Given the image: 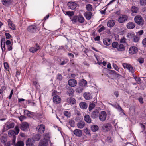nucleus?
Wrapping results in <instances>:
<instances>
[{
	"mask_svg": "<svg viewBox=\"0 0 146 146\" xmlns=\"http://www.w3.org/2000/svg\"><path fill=\"white\" fill-rule=\"evenodd\" d=\"M84 96L85 99L88 100H89L92 98L91 94L89 93H85L84 94Z\"/></svg>",
	"mask_w": 146,
	"mask_h": 146,
	"instance_id": "25",
	"label": "nucleus"
},
{
	"mask_svg": "<svg viewBox=\"0 0 146 146\" xmlns=\"http://www.w3.org/2000/svg\"><path fill=\"white\" fill-rule=\"evenodd\" d=\"M24 143L22 141H18L17 143L15 145V146H24Z\"/></svg>",
	"mask_w": 146,
	"mask_h": 146,
	"instance_id": "39",
	"label": "nucleus"
},
{
	"mask_svg": "<svg viewBox=\"0 0 146 146\" xmlns=\"http://www.w3.org/2000/svg\"><path fill=\"white\" fill-rule=\"evenodd\" d=\"M84 132L86 134L88 135V136H90L91 135L90 133V130L87 128H86L84 130Z\"/></svg>",
	"mask_w": 146,
	"mask_h": 146,
	"instance_id": "41",
	"label": "nucleus"
},
{
	"mask_svg": "<svg viewBox=\"0 0 146 146\" xmlns=\"http://www.w3.org/2000/svg\"><path fill=\"white\" fill-rule=\"evenodd\" d=\"M138 62L141 64H142L144 62V60L143 58H139L138 59Z\"/></svg>",
	"mask_w": 146,
	"mask_h": 146,
	"instance_id": "60",
	"label": "nucleus"
},
{
	"mask_svg": "<svg viewBox=\"0 0 146 146\" xmlns=\"http://www.w3.org/2000/svg\"><path fill=\"white\" fill-rule=\"evenodd\" d=\"M135 26V25L134 23L129 22L127 24V27L128 29H133Z\"/></svg>",
	"mask_w": 146,
	"mask_h": 146,
	"instance_id": "20",
	"label": "nucleus"
},
{
	"mask_svg": "<svg viewBox=\"0 0 146 146\" xmlns=\"http://www.w3.org/2000/svg\"><path fill=\"white\" fill-rule=\"evenodd\" d=\"M128 69L129 70V71L131 73H133L134 72L133 67L131 65H130L129 66Z\"/></svg>",
	"mask_w": 146,
	"mask_h": 146,
	"instance_id": "51",
	"label": "nucleus"
},
{
	"mask_svg": "<svg viewBox=\"0 0 146 146\" xmlns=\"http://www.w3.org/2000/svg\"><path fill=\"white\" fill-rule=\"evenodd\" d=\"M83 90V88L82 87H79L76 90V91L78 93H81Z\"/></svg>",
	"mask_w": 146,
	"mask_h": 146,
	"instance_id": "44",
	"label": "nucleus"
},
{
	"mask_svg": "<svg viewBox=\"0 0 146 146\" xmlns=\"http://www.w3.org/2000/svg\"><path fill=\"white\" fill-rule=\"evenodd\" d=\"M5 38H3L0 41L1 46L2 52H4L5 50Z\"/></svg>",
	"mask_w": 146,
	"mask_h": 146,
	"instance_id": "14",
	"label": "nucleus"
},
{
	"mask_svg": "<svg viewBox=\"0 0 146 146\" xmlns=\"http://www.w3.org/2000/svg\"><path fill=\"white\" fill-rule=\"evenodd\" d=\"M14 126V123H11L7 125V129L13 128Z\"/></svg>",
	"mask_w": 146,
	"mask_h": 146,
	"instance_id": "46",
	"label": "nucleus"
},
{
	"mask_svg": "<svg viewBox=\"0 0 146 146\" xmlns=\"http://www.w3.org/2000/svg\"><path fill=\"white\" fill-rule=\"evenodd\" d=\"M7 49L8 51H11L12 49V47L11 45L7 46Z\"/></svg>",
	"mask_w": 146,
	"mask_h": 146,
	"instance_id": "62",
	"label": "nucleus"
},
{
	"mask_svg": "<svg viewBox=\"0 0 146 146\" xmlns=\"http://www.w3.org/2000/svg\"><path fill=\"white\" fill-rule=\"evenodd\" d=\"M130 65L129 64L126 63H123V67L125 68H127V69Z\"/></svg>",
	"mask_w": 146,
	"mask_h": 146,
	"instance_id": "53",
	"label": "nucleus"
},
{
	"mask_svg": "<svg viewBox=\"0 0 146 146\" xmlns=\"http://www.w3.org/2000/svg\"><path fill=\"white\" fill-rule=\"evenodd\" d=\"M5 36L6 38L8 39L10 38L11 37L10 35L8 33H5Z\"/></svg>",
	"mask_w": 146,
	"mask_h": 146,
	"instance_id": "61",
	"label": "nucleus"
},
{
	"mask_svg": "<svg viewBox=\"0 0 146 146\" xmlns=\"http://www.w3.org/2000/svg\"><path fill=\"white\" fill-rule=\"evenodd\" d=\"M4 66L5 69L6 70H9V67L8 65V63L6 62H5L4 63Z\"/></svg>",
	"mask_w": 146,
	"mask_h": 146,
	"instance_id": "47",
	"label": "nucleus"
},
{
	"mask_svg": "<svg viewBox=\"0 0 146 146\" xmlns=\"http://www.w3.org/2000/svg\"><path fill=\"white\" fill-rule=\"evenodd\" d=\"M64 114L67 117H70L71 116L70 113L67 111H64Z\"/></svg>",
	"mask_w": 146,
	"mask_h": 146,
	"instance_id": "43",
	"label": "nucleus"
},
{
	"mask_svg": "<svg viewBox=\"0 0 146 146\" xmlns=\"http://www.w3.org/2000/svg\"><path fill=\"white\" fill-rule=\"evenodd\" d=\"M67 102L70 104H73L76 102V100L73 98H69L67 99Z\"/></svg>",
	"mask_w": 146,
	"mask_h": 146,
	"instance_id": "27",
	"label": "nucleus"
},
{
	"mask_svg": "<svg viewBox=\"0 0 146 146\" xmlns=\"http://www.w3.org/2000/svg\"><path fill=\"white\" fill-rule=\"evenodd\" d=\"M40 135L38 134L36 135L34 137V140L35 141H38L40 139Z\"/></svg>",
	"mask_w": 146,
	"mask_h": 146,
	"instance_id": "48",
	"label": "nucleus"
},
{
	"mask_svg": "<svg viewBox=\"0 0 146 146\" xmlns=\"http://www.w3.org/2000/svg\"><path fill=\"white\" fill-rule=\"evenodd\" d=\"M118 44L117 42H113L112 44V47L114 48H117V47H118Z\"/></svg>",
	"mask_w": 146,
	"mask_h": 146,
	"instance_id": "49",
	"label": "nucleus"
},
{
	"mask_svg": "<svg viewBox=\"0 0 146 146\" xmlns=\"http://www.w3.org/2000/svg\"><path fill=\"white\" fill-rule=\"evenodd\" d=\"M7 22L9 27L12 30H15V26L11 20L10 19H8Z\"/></svg>",
	"mask_w": 146,
	"mask_h": 146,
	"instance_id": "16",
	"label": "nucleus"
},
{
	"mask_svg": "<svg viewBox=\"0 0 146 146\" xmlns=\"http://www.w3.org/2000/svg\"><path fill=\"white\" fill-rule=\"evenodd\" d=\"M24 113H25V115H26L27 116L29 117H30L31 115V113H32V112H31L27 110H25L24 111Z\"/></svg>",
	"mask_w": 146,
	"mask_h": 146,
	"instance_id": "42",
	"label": "nucleus"
},
{
	"mask_svg": "<svg viewBox=\"0 0 146 146\" xmlns=\"http://www.w3.org/2000/svg\"><path fill=\"white\" fill-rule=\"evenodd\" d=\"M84 15L87 20H90L92 16V13L90 12H87L85 13Z\"/></svg>",
	"mask_w": 146,
	"mask_h": 146,
	"instance_id": "26",
	"label": "nucleus"
},
{
	"mask_svg": "<svg viewBox=\"0 0 146 146\" xmlns=\"http://www.w3.org/2000/svg\"><path fill=\"white\" fill-rule=\"evenodd\" d=\"M99 129L98 126L94 125L91 126V129L93 132H95L98 130Z\"/></svg>",
	"mask_w": 146,
	"mask_h": 146,
	"instance_id": "35",
	"label": "nucleus"
},
{
	"mask_svg": "<svg viewBox=\"0 0 146 146\" xmlns=\"http://www.w3.org/2000/svg\"><path fill=\"white\" fill-rule=\"evenodd\" d=\"M53 100L54 102L56 104H58L60 102L61 98L60 96L53 94Z\"/></svg>",
	"mask_w": 146,
	"mask_h": 146,
	"instance_id": "6",
	"label": "nucleus"
},
{
	"mask_svg": "<svg viewBox=\"0 0 146 146\" xmlns=\"http://www.w3.org/2000/svg\"><path fill=\"white\" fill-rule=\"evenodd\" d=\"M45 126L43 124H41L38 125L36 128V130L40 133H43L45 131Z\"/></svg>",
	"mask_w": 146,
	"mask_h": 146,
	"instance_id": "10",
	"label": "nucleus"
},
{
	"mask_svg": "<svg viewBox=\"0 0 146 146\" xmlns=\"http://www.w3.org/2000/svg\"><path fill=\"white\" fill-rule=\"evenodd\" d=\"M128 17L126 15H120L118 19V22L120 23H122L127 20Z\"/></svg>",
	"mask_w": 146,
	"mask_h": 146,
	"instance_id": "5",
	"label": "nucleus"
},
{
	"mask_svg": "<svg viewBox=\"0 0 146 146\" xmlns=\"http://www.w3.org/2000/svg\"><path fill=\"white\" fill-rule=\"evenodd\" d=\"M135 22L139 25H143V19L142 17L140 15H138L135 17L134 18Z\"/></svg>",
	"mask_w": 146,
	"mask_h": 146,
	"instance_id": "2",
	"label": "nucleus"
},
{
	"mask_svg": "<svg viewBox=\"0 0 146 146\" xmlns=\"http://www.w3.org/2000/svg\"><path fill=\"white\" fill-rule=\"evenodd\" d=\"M40 48V47L36 44L35 47L30 48L29 49V50L31 52L34 53L39 50Z\"/></svg>",
	"mask_w": 146,
	"mask_h": 146,
	"instance_id": "15",
	"label": "nucleus"
},
{
	"mask_svg": "<svg viewBox=\"0 0 146 146\" xmlns=\"http://www.w3.org/2000/svg\"><path fill=\"white\" fill-rule=\"evenodd\" d=\"M142 44L144 46L146 47V38L143 39L142 41Z\"/></svg>",
	"mask_w": 146,
	"mask_h": 146,
	"instance_id": "63",
	"label": "nucleus"
},
{
	"mask_svg": "<svg viewBox=\"0 0 146 146\" xmlns=\"http://www.w3.org/2000/svg\"><path fill=\"white\" fill-rule=\"evenodd\" d=\"M8 135L9 136H13L14 137L15 135V133L14 131L13 130H9L8 132Z\"/></svg>",
	"mask_w": 146,
	"mask_h": 146,
	"instance_id": "36",
	"label": "nucleus"
},
{
	"mask_svg": "<svg viewBox=\"0 0 146 146\" xmlns=\"http://www.w3.org/2000/svg\"><path fill=\"white\" fill-rule=\"evenodd\" d=\"M125 49L124 46L122 44H120L117 47V50L119 51H123Z\"/></svg>",
	"mask_w": 146,
	"mask_h": 146,
	"instance_id": "33",
	"label": "nucleus"
},
{
	"mask_svg": "<svg viewBox=\"0 0 146 146\" xmlns=\"http://www.w3.org/2000/svg\"><path fill=\"white\" fill-rule=\"evenodd\" d=\"M135 35L133 33L130 32L127 33V36L129 39H132L134 36Z\"/></svg>",
	"mask_w": 146,
	"mask_h": 146,
	"instance_id": "38",
	"label": "nucleus"
},
{
	"mask_svg": "<svg viewBox=\"0 0 146 146\" xmlns=\"http://www.w3.org/2000/svg\"><path fill=\"white\" fill-rule=\"evenodd\" d=\"M84 119L85 121L87 123H90L91 120L90 116L87 115H86L84 117Z\"/></svg>",
	"mask_w": 146,
	"mask_h": 146,
	"instance_id": "32",
	"label": "nucleus"
},
{
	"mask_svg": "<svg viewBox=\"0 0 146 146\" xmlns=\"http://www.w3.org/2000/svg\"><path fill=\"white\" fill-rule=\"evenodd\" d=\"M86 9L88 11H91L92 9V5L90 4H88L86 6Z\"/></svg>",
	"mask_w": 146,
	"mask_h": 146,
	"instance_id": "40",
	"label": "nucleus"
},
{
	"mask_svg": "<svg viewBox=\"0 0 146 146\" xmlns=\"http://www.w3.org/2000/svg\"><path fill=\"white\" fill-rule=\"evenodd\" d=\"M115 24V21L113 20H111L108 21L107 23V26L109 27H113Z\"/></svg>",
	"mask_w": 146,
	"mask_h": 146,
	"instance_id": "18",
	"label": "nucleus"
},
{
	"mask_svg": "<svg viewBox=\"0 0 146 146\" xmlns=\"http://www.w3.org/2000/svg\"><path fill=\"white\" fill-rule=\"evenodd\" d=\"M103 131L104 132L110 131L111 129V126L110 124L107 123L104 124L102 127Z\"/></svg>",
	"mask_w": 146,
	"mask_h": 146,
	"instance_id": "4",
	"label": "nucleus"
},
{
	"mask_svg": "<svg viewBox=\"0 0 146 146\" xmlns=\"http://www.w3.org/2000/svg\"><path fill=\"white\" fill-rule=\"evenodd\" d=\"M68 85L71 87H74L77 84V82L76 80L72 79L69 80L68 82Z\"/></svg>",
	"mask_w": 146,
	"mask_h": 146,
	"instance_id": "11",
	"label": "nucleus"
},
{
	"mask_svg": "<svg viewBox=\"0 0 146 146\" xmlns=\"http://www.w3.org/2000/svg\"><path fill=\"white\" fill-rule=\"evenodd\" d=\"M111 105H112L113 106L117 109L119 111L122 112L123 114L125 115V114L123 112V111L121 107L119 105L117 104H111Z\"/></svg>",
	"mask_w": 146,
	"mask_h": 146,
	"instance_id": "19",
	"label": "nucleus"
},
{
	"mask_svg": "<svg viewBox=\"0 0 146 146\" xmlns=\"http://www.w3.org/2000/svg\"><path fill=\"white\" fill-rule=\"evenodd\" d=\"M135 79L138 84H140L141 83V80L139 77H136Z\"/></svg>",
	"mask_w": 146,
	"mask_h": 146,
	"instance_id": "56",
	"label": "nucleus"
},
{
	"mask_svg": "<svg viewBox=\"0 0 146 146\" xmlns=\"http://www.w3.org/2000/svg\"><path fill=\"white\" fill-rule=\"evenodd\" d=\"M69 123L71 127H73L74 125V122L73 120L72 119H70L69 120Z\"/></svg>",
	"mask_w": 146,
	"mask_h": 146,
	"instance_id": "52",
	"label": "nucleus"
},
{
	"mask_svg": "<svg viewBox=\"0 0 146 146\" xmlns=\"http://www.w3.org/2000/svg\"><path fill=\"white\" fill-rule=\"evenodd\" d=\"M126 39L124 37H123L120 40V42L121 43H124L125 42Z\"/></svg>",
	"mask_w": 146,
	"mask_h": 146,
	"instance_id": "64",
	"label": "nucleus"
},
{
	"mask_svg": "<svg viewBox=\"0 0 146 146\" xmlns=\"http://www.w3.org/2000/svg\"><path fill=\"white\" fill-rule=\"evenodd\" d=\"M139 40V39L138 37L137 36H135L134 35V36L133 37L134 42H137Z\"/></svg>",
	"mask_w": 146,
	"mask_h": 146,
	"instance_id": "57",
	"label": "nucleus"
},
{
	"mask_svg": "<svg viewBox=\"0 0 146 146\" xmlns=\"http://www.w3.org/2000/svg\"><path fill=\"white\" fill-rule=\"evenodd\" d=\"M95 104L94 103H92L90 104L89 106V110L91 111L95 107Z\"/></svg>",
	"mask_w": 146,
	"mask_h": 146,
	"instance_id": "45",
	"label": "nucleus"
},
{
	"mask_svg": "<svg viewBox=\"0 0 146 146\" xmlns=\"http://www.w3.org/2000/svg\"><path fill=\"white\" fill-rule=\"evenodd\" d=\"M138 11V8L137 7L135 6H133L131 9V11L132 12L131 13L132 15H134V13H137Z\"/></svg>",
	"mask_w": 146,
	"mask_h": 146,
	"instance_id": "28",
	"label": "nucleus"
},
{
	"mask_svg": "<svg viewBox=\"0 0 146 146\" xmlns=\"http://www.w3.org/2000/svg\"><path fill=\"white\" fill-rule=\"evenodd\" d=\"M34 140L31 138H29L26 141L27 146H33L34 144Z\"/></svg>",
	"mask_w": 146,
	"mask_h": 146,
	"instance_id": "12",
	"label": "nucleus"
},
{
	"mask_svg": "<svg viewBox=\"0 0 146 146\" xmlns=\"http://www.w3.org/2000/svg\"><path fill=\"white\" fill-rule=\"evenodd\" d=\"M84 21V19L81 15H79L78 16V21L80 23H83Z\"/></svg>",
	"mask_w": 146,
	"mask_h": 146,
	"instance_id": "29",
	"label": "nucleus"
},
{
	"mask_svg": "<svg viewBox=\"0 0 146 146\" xmlns=\"http://www.w3.org/2000/svg\"><path fill=\"white\" fill-rule=\"evenodd\" d=\"M113 66L115 70L118 71H119V69L115 64H113Z\"/></svg>",
	"mask_w": 146,
	"mask_h": 146,
	"instance_id": "59",
	"label": "nucleus"
},
{
	"mask_svg": "<svg viewBox=\"0 0 146 146\" xmlns=\"http://www.w3.org/2000/svg\"><path fill=\"white\" fill-rule=\"evenodd\" d=\"M110 39L109 38H105L103 40V43L106 46H109L110 44Z\"/></svg>",
	"mask_w": 146,
	"mask_h": 146,
	"instance_id": "30",
	"label": "nucleus"
},
{
	"mask_svg": "<svg viewBox=\"0 0 146 146\" xmlns=\"http://www.w3.org/2000/svg\"><path fill=\"white\" fill-rule=\"evenodd\" d=\"M72 23L75 24L78 21V16L77 15H74L70 17Z\"/></svg>",
	"mask_w": 146,
	"mask_h": 146,
	"instance_id": "23",
	"label": "nucleus"
},
{
	"mask_svg": "<svg viewBox=\"0 0 146 146\" xmlns=\"http://www.w3.org/2000/svg\"><path fill=\"white\" fill-rule=\"evenodd\" d=\"M98 112L97 111H94L91 115L92 117L94 119L98 117Z\"/></svg>",
	"mask_w": 146,
	"mask_h": 146,
	"instance_id": "34",
	"label": "nucleus"
},
{
	"mask_svg": "<svg viewBox=\"0 0 146 146\" xmlns=\"http://www.w3.org/2000/svg\"><path fill=\"white\" fill-rule=\"evenodd\" d=\"M65 15H68L70 17H72V16L74 15V13L73 11H65L64 12Z\"/></svg>",
	"mask_w": 146,
	"mask_h": 146,
	"instance_id": "37",
	"label": "nucleus"
},
{
	"mask_svg": "<svg viewBox=\"0 0 146 146\" xmlns=\"http://www.w3.org/2000/svg\"><path fill=\"white\" fill-rule=\"evenodd\" d=\"M80 108L83 109H86L88 107V105L86 103L84 102H80L79 104Z\"/></svg>",
	"mask_w": 146,
	"mask_h": 146,
	"instance_id": "22",
	"label": "nucleus"
},
{
	"mask_svg": "<svg viewBox=\"0 0 146 146\" xmlns=\"http://www.w3.org/2000/svg\"><path fill=\"white\" fill-rule=\"evenodd\" d=\"M48 144L47 140L44 138L43 140H42L40 143L39 146H47Z\"/></svg>",
	"mask_w": 146,
	"mask_h": 146,
	"instance_id": "17",
	"label": "nucleus"
},
{
	"mask_svg": "<svg viewBox=\"0 0 146 146\" xmlns=\"http://www.w3.org/2000/svg\"><path fill=\"white\" fill-rule=\"evenodd\" d=\"M74 92V90L72 88L69 87L67 91V94L69 96H71L73 95Z\"/></svg>",
	"mask_w": 146,
	"mask_h": 146,
	"instance_id": "24",
	"label": "nucleus"
},
{
	"mask_svg": "<svg viewBox=\"0 0 146 146\" xmlns=\"http://www.w3.org/2000/svg\"><path fill=\"white\" fill-rule=\"evenodd\" d=\"M8 0H2V2L4 5L6 6H8Z\"/></svg>",
	"mask_w": 146,
	"mask_h": 146,
	"instance_id": "54",
	"label": "nucleus"
},
{
	"mask_svg": "<svg viewBox=\"0 0 146 146\" xmlns=\"http://www.w3.org/2000/svg\"><path fill=\"white\" fill-rule=\"evenodd\" d=\"M27 30L28 31L34 33L36 31H38L39 30L36 25H32L28 26L27 28Z\"/></svg>",
	"mask_w": 146,
	"mask_h": 146,
	"instance_id": "1",
	"label": "nucleus"
},
{
	"mask_svg": "<svg viewBox=\"0 0 146 146\" xmlns=\"http://www.w3.org/2000/svg\"><path fill=\"white\" fill-rule=\"evenodd\" d=\"M73 133L76 136L78 137H80L82 135V131L78 129H76L74 131Z\"/></svg>",
	"mask_w": 146,
	"mask_h": 146,
	"instance_id": "13",
	"label": "nucleus"
},
{
	"mask_svg": "<svg viewBox=\"0 0 146 146\" xmlns=\"http://www.w3.org/2000/svg\"><path fill=\"white\" fill-rule=\"evenodd\" d=\"M20 127L21 130L25 131L27 130L28 128L29 125L27 123L24 122L20 125Z\"/></svg>",
	"mask_w": 146,
	"mask_h": 146,
	"instance_id": "8",
	"label": "nucleus"
},
{
	"mask_svg": "<svg viewBox=\"0 0 146 146\" xmlns=\"http://www.w3.org/2000/svg\"><path fill=\"white\" fill-rule=\"evenodd\" d=\"M97 136L96 135H94L93 137V139L92 140V141L93 142H96L97 140Z\"/></svg>",
	"mask_w": 146,
	"mask_h": 146,
	"instance_id": "58",
	"label": "nucleus"
},
{
	"mask_svg": "<svg viewBox=\"0 0 146 146\" xmlns=\"http://www.w3.org/2000/svg\"><path fill=\"white\" fill-rule=\"evenodd\" d=\"M106 117L107 114L106 112L104 111H101L99 115V119L102 121H104L106 120Z\"/></svg>",
	"mask_w": 146,
	"mask_h": 146,
	"instance_id": "3",
	"label": "nucleus"
},
{
	"mask_svg": "<svg viewBox=\"0 0 146 146\" xmlns=\"http://www.w3.org/2000/svg\"><path fill=\"white\" fill-rule=\"evenodd\" d=\"M85 125V123L84 122L80 121L78 122L77 124L78 127L80 129H82L83 128Z\"/></svg>",
	"mask_w": 146,
	"mask_h": 146,
	"instance_id": "31",
	"label": "nucleus"
},
{
	"mask_svg": "<svg viewBox=\"0 0 146 146\" xmlns=\"http://www.w3.org/2000/svg\"><path fill=\"white\" fill-rule=\"evenodd\" d=\"M15 135H17L19 133V127L18 126H16L15 128Z\"/></svg>",
	"mask_w": 146,
	"mask_h": 146,
	"instance_id": "55",
	"label": "nucleus"
},
{
	"mask_svg": "<svg viewBox=\"0 0 146 146\" xmlns=\"http://www.w3.org/2000/svg\"><path fill=\"white\" fill-rule=\"evenodd\" d=\"M67 5L70 9L72 10L75 9L77 6V5L74 2L70 1L68 3Z\"/></svg>",
	"mask_w": 146,
	"mask_h": 146,
	"instance_id": "7",
	"label": "nucleus"
},
{
	"mask_svg": "<svg viewBox=\"0 0 146 146\" xmlns=\"http://www.w3.org/2000/svg\"><path fill=\"white\" fill-rule=\"evenodd\" d=\"M87 84V82L84 79L80 80V81L79 85L81 87L85 86Z\"/></svg>",
	"mask_w": 146,
	"mask_h": 146,
	"instance_id": "21",
	"label": "nucleus"
},
{
	"mask_svg": "<svg viewBox=\"0 0 146 146\" xmlns=\"http://www.w3.org/2000/svg\"><path fill=\"white\" fill-rule=\"evenodd\" d=\"M140 3L141 5H146V0H140Z\"/></svg>",
	"mask_w": 146,
	"mask_h": 146,
	"instance_id": "50",
	"label": "nucleus"
},
{
	"mask_svg": "<svg viewBox=\"0 0 146 146\" xmlns=\"http://www.w3.org/2000/svg\"><path fill=\"white\" fill-rule=\"evenodd\" d=\"M138 51V49L135 46H133L131 47L129 50V54H136Z\"/></svg>",
	"mask_w": 146,
	"mask_h": 146,
	"instance_id": "9",
	"label": "nucleus"
}]
</instances>
